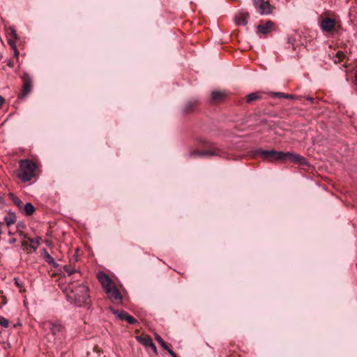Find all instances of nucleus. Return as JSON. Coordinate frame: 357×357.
I'll return each instance as SVG.
<instances>
[{
  "label": "nucleus",
  "instance_id": "f257e3e1",
  "mask_svg": "<svg viewBox=\"0 0 357 357\" xmlns=\"http://www.w3.org/2000/svg\"><path fill=\"white\" fill-rule=\"evenodd\" d=\"M255 154L260 156L262 160L268 162L289 160L291 162L299 165H304L306 162L305 158L292 152H282L275 150H263L258 149L255 151Z\"/></svg>",
  "mask_w": 357,
  "mask_h": 357
},
{
  "label": "nucleus",
  "instance_id": "f03ea898",
  "mask_svg": "<svg viewBox=\"0 0 357 357\" xmlns=\"http://www.w3.org/2000/svg\"><path fill=\"white\" fill-rule=\"evenodd\" d=\"M66 296L70 303H74L77 306H82L83 304L86 303L89 300V289L83 284L78 285L72 284L69 291L66 294Z\"/></svg>",
  "mask_w": 357,
  "mask_h": 357
},
{
  "label": "nucleus",
  "instance_id": "7ed1b4c3",
  "mask_svg": "<svg viewBox=\"0 0 357 357\" xmlns=\"http://www.w3.org/2000/svg\"><path fill=\"white\" fill-rule=\"evenodd\" d=\"M17 176L23 182L31 181L36 176V164L31 160H21Z\"/></svg>",
  "mask_w": 357,
  "mask_h": 357
},
{
  "label": "nucleus",
  "instance_id": "20e7f679",
  "mask_svg": "<svg viewBox=\"0 0 357 357\" xmlns=\"http://www.w3.org/2000/svg\"><path fill=\"white\" fill-rule=\"evenodd\" d=\"M253 5L261 15H268L272 13V8L268 1L264 0H253Z\"/></svg>",
  "mask_w": 357,
  "mask_h": 357
},
{
  "label": "nucleus",
  "instance_id": "39448f33",
  "mask_svg": "<svg viewBox=\"0 0 357 357\" xmlns=\"http://www.w3.org/2000/svg\"><path fill=\"white\" fill-rule=\"evenodd\" d=\"M228 97L227 91H213L208 100L210 104H218L224 102Z\"/></svg>",
  "mask_w": 357,
  "mask_h": 357
},
{
  "label": "nucleus",
  "instance_id": "423d86ee",
  "mask_svg": "<svg viewBox=\"0 0 357 357\" xmlns=\"http://www.w3.org/2000/svg\"><path fill=\"white\" fill-rule=\"evenodd\" d=\"M47 326L55 338L60 339L63 336L64 327L59 321H49L47 323Z\"/></svg>",
  "mask_w": 357,
  "mask_h": 357
},
{
  "label": "nucleus",
  "instance_id": "0eeeda50",
  "mask_svg": "<svg viewBox=\"0 0 357 357\" xmlns=\"http://www.w3.org/2000/svg\"><path fill=\"white\" fill-rule=\"evenodd\" d=\"M97 278L105 292L107 291V289H109L115 286L114 283L108 276V275L103 272H98L97 274Z\"/></svg>",
  "mask_w": 357,
  "mask_h": 357
},
{
  "label": "nucleus",
  "instance_id": "6e6552de",
  "mask_svg": "<svg viewBox=\"0 0 357 357\" xmlns=\"http://www.w3.org/2000/svg\"><path fill=\"white\" fill-rule=\"evenodd\" d=\"M22 79L23 82L22 95L26 96L32 89V78L28 73H24Z\"/></svg>",
  "mask_w": 357,
  "mask_h": 357
},
{
  "label": "nucleus",
  "instance_id": "1a4fd4ad",
  "mask_svg": "<svg viewBox=\"0 0 357 357\" xmlns=\"http://www.w3.org/2000/svg\"><path fill=\"white\" fill-rule=\"evenodd\" d=\"M64 271L68 273V276H73V279L79 280L82 278V274L78 268L70 262L63 266Z\"/></svg>",
  "mask_w": 357,
  "mask_h": 357
},
{
  "label": "nucleus",
  "instance_id": "9d476101",
  "mask_svg": "<svg viewBox=\"0 0 357 357\" xmlns=\"http://www.w3.org/2000/svg\"><path fill=\"white\" fill-rule=\"evenodd\" d=\"M105 293L112 302L117 303L121 302L123 298L116 285L109 289H107Z\"/></svg>",
  "mask_w": 357,
  "mask_h": 357
},
{
  "label": "nucleus",
  "instance_id": "9b49d317",
  "mask_svg": "<svg viewBox=\"0 0 357 357\" xmlns=\"http://www.w3.org/2000/svg\"><path fill=\"white\" fill-rule=\"evenodd\" d=\"M336 22L333 18L326 17L321 21L320 26L322 31L326 32L332 31L335 26Z\"/></svg>",
  "mask_w": 357,
  "mask_h": 357
},
{
  "label": "nucleus",
  "instance_id": "f8f14e48",
  "mask_svg": "<svg viewBox=\"0 0 357 357\" xmlns=\"http://www.w3.org/2000/svg\"><path fill=\"white\" fill-rule=\"evenodd\" d=\"M114 313L117 315V317L119 319L125 320L130 324H134L137 322V319L134 317L130 315L126 311L116 310Z\"/></svg>",
  "mask_w": 357,
  "mask_h": 357
},
{
  "label": "nucleus",
  "instance_id": "ddd939ff",
  "mask_svg": "<svg viewBox=\"0 0 357 357\" xmlns=\"http://www.w3.org/2000/svg\"><path fill=\"white\" fill-rule=\"evenodd\" d=\"M274 24L272 21H267L265 24H259L257 26L258 31L266 34L271 32L273 29Z\"/></svg>",
  "mask_w": 357,
  "mask_h": 357
},
{
  "label": "nucleus",
  "instance_id": "4468645a",
  "mask_svg": "<svg viewBox=\"0 0 357 357\" xmlns=\"http://www.w3.org/2000/svg\"><path fill=\"white\" fill-rule=\"evenodd\" d=\"M249 14L247 12H241L235 17V21L237 25H246L248 24V19Z\"/></svg>",
  "mask_w": 357,
  "mask_h": 357
},
{
  "label": "nucleus",
  "instance_id": "2eb2a0df",
  "mask_svg": "<svg viewBox=\"0 0 357 357\" xmlns=\"http://www.w3.org/2000/svg\"><path fill=\"white\" fill-rule=\"evenodd\" d=\"M224 152L222 150L218 148H214L211 150H205L202 151V157H209V156H222Z\"/></svg>",
  "mask_w": 357,
  "mask_h": 357
},
{
  "label": "nucleus",
  "instance_id": "dca6fc26",
  "mask_svg": "<svg viewBox=\"0 0 357 357\" xmlns=\"http://www.w3.org/2000/svg\"><path fill=\"white\" fill-rule=\"evenodd\" d=\"M199 102L197 100H190L188 101L183 108L184 113H189L193 111L194 108L197 107Z\"/></svg>",
  "mask_w": 357,
  "mask_h": 357
},
{
  "label": "nucleus",
  "instance_id": "f3484780",
  "mask_svg": "<svg viewBox=\"0 0 357 357\" xmlns=\"http://www.w3.org/2000/svg\"><path fill=\"white\" fill-rule=\"evenodd\" d=\"M137 340L146 347H149L151 344L153 343V340L150 336H137Z\"/></svg>",
  "mask_w": 357,
  "mask_h": 357
},
{
  "label": "nucleus",
  "instance_id": "a211bd4d",
  "mask_svg": "<svg viewBox=\"0 0 357 357\" xmlns=\"http://www.w3.org/2000/svg\"><path fill=\"white\" fill-rule=\"evenodd\" d=\"M4 221L8 227L13 225L16 222V215L14 213L9 212L7 215L4 217Z\"/></svg>",
  "mask_w": 357,
  "mask_h": 357
},
{
  "label": "nucleus",
  "instance_id": "6ab92c4d",
  "mask_svg": "<svg viewBox=\"0 0 357 357\" xmlns=\"http://www.w3.org/2000/svg\"><path fill=\"white\" fill-rule=\"evenodd\" d=\"M22 208L26 215H31L35 211V207L30 202L26 203Z\"/></svg>",
  "mask_w": 357,
  "mask_h": 357
},
{
  "label": "nucleus",
  "instance_id": "aec40b11",
  "mask_svg": "<svg viewBox=\"0 0 357 357\" xmlns=\"http://www.w3.org/2000/svg\"><path fill=\"white\" fill-rule=\"evenodd\" d=\"M44 257L46 262L48 263L50 265L54 268L59 266V264L55 261L54 258L47 252H45Z\"/></svg>",
  "mask_w": 357,
  "mask_h": 357
},
{
  "label": "nucleus",
  "instance_id": "412c9836",
  "mask_svg": "<svg viewBox=\"0 0 357 357\" xmlns=\"http://www.w3.org/2000/svg\"><path fill=\"white\" fill-rule=\"evenodd\" d=\"M259 98H261L260 93H259V92L251 93H249L246 96V102L248 103H250V102L257 100Z\"/></svg>",
  "mask_w": 357,
  "mask_h": 357
},
{
  "label": "nucleus",
  "instance_id": "4be33fe9",
  "mask_svg": "<svg viewBox=\"0 0 357 357\" xmlns=\"http://www.w3.org/2000/svg\"><path fill=\"white\" fill-rule=\"evenodd\" d=\"M273 96L275 97V98H287V99H294L295 98V96L294 95L286 94V93H284L282 92L273 93Z\"/></svg>",
  "mask_w": 357,
  "mask_h": 357
},
{
  "label": "nucleus",
  "instance_id": "5701e85b",
  "mask_svg": "<svg viewBox=\"0 0 357 357\" xmlns=\"http://www.w3.org/2000/svg\"><path fill=\"white\" fill-rule=\"evenodd\" d=\"M8 43L10 45L12 49L14 50L15 56H17L19 55V52L16 46V40H15L14 38H9L8 39Z\"/></svg>",
  "mask_w": 357,
  "mask_h": 357
},
{
  "label": "nucleus",
  "instance_id": "b1692460",
  "mask_svg": "<svg viewBox=\"0 0 357 357\" xmlns=\"http://www.w3.org/2000/svg\"><path fill=\"white\" fill-rule=\"evenodd\" d=\"M345 54L342 51H338L336 53V55L334 56V62L335 63H340L343 59L344 58Z\"/></svg>",
  "mask_w": 357,
  "mask_h": 357
},
{
  "label": "nucleus",
  "instance_id": "393cba45",
  "mask_svg": "<svg viewBox=\"0 0 357 357\" xmlns=\"http://www.w3.org/2000/svg\"><path fill=\"white\" fill-rule=\"evenodd\" d=\"M155 340L158 341V342L160 344V346L165 349V350H167L169 349V347L167 346V344L165 343V342L162 340V338L157 335L155 336Z\"/></svg>",
  "mask_w": 357,
  "mask_h": 357
},
{
  "label": "nucleus",
  "instance_id": "a878e982",
  "mask_svg": "<svg viewBox=\"0 0 357 357\" xmlns=\"http://www.w3.org/2000/svg\"><path fill=\"white\" fill-rule=\"evenodd\" d=\"M197 156L202 157V151L193 150L190 151L188 155L189 158H195Z\"/></svg>",
  "mask_w": 357,
  "mask_h": 357
},
{
  "label": "nucleus",
  "instance_id": "bb28decb",
  "mask_svg": "<svg viewBox=\"0 0 357 357\" xmlns=\"http://www.w3.org/2000/svg\"><path fill=\"white\" fill-rule=\"evenodd\" d=\"M30 246L33 250H36L39 245V240L38 239H30Z\"/></svg>",
  "mask_w": 357,
  "mask_h": 357
},
{
  "label": "nucleus",
  "instance_id": "cd10ccee",
  "mask_svg": "<svg viewBox=\"0 0 357 357\" xmlns=\"http://www.w3.org/2000/svg\"><path fill=\"white\" fill-rule=\"evenodd\" d=\"M0 326L8 328V321L6 318L2 316H0Z\"/></svg>",
  "mask_w": 357,
  "mask_h": 357
},
{
  "label": "nucleus",
  "instance_id": "c85d7f7f",
  "mask_svg": "<svg viewBox=\"0 0 357 357\" xmlns=\"http://www.w3.org/2000/svg\"><path fill=\"white\" fill-rule=\"evenodd\" d=\"M10 38L17 40V34L15 29L13 28H10Z\"/></svg>",
  "mask_w": 357,
  "mask_h": 357
},
{
  "label": "nucleus",
  "instance_id": "c756f323",
  "mask_svg": "<svg viewBox=\"0 0 357 357\" xmlns=\"http://www.w3.org/2000/svg\"><path fill=\"white\" fill-rule=\"evenodd\" d=\"M19 208H22L24 204L23 202L17 197L13 202Z\"/></svg>",
  "mask_w": 357,
  "mask_h": 357
},
{
  "label": "nucleus",
  "instance_id": "7c9ffc66",
  "mask_svg": "<svg viewBox=\"0 0 357 357\" xmlns=\"http://www.w3.org/2000/svg\"><path fill=\"white\" fill-rule=\"evenodd\" d=\"M0 300H1V305H0V308H1V305H5L7 303V299L5 296H1Z\"/></svg>",
  "mask_w": 357,
  "mask_h": 357
},
{
  "label": "nucleus",
  "instance_id": "2f4dec72",
  "mask_svg": "<svg viewBox=\"0 0 357 357\" xmlns=\"http://www.w3.org/2000/svg\"><path fill=\"white\" fill-rule=\"evenodd\" d=\"M8 197L13 202L17 199V197L15 196L13 192H10L8 194Z\"/></svg>",
  "mask_w": 357,
  "mask_h": 357
},
{
  "label": "nucleus",
  "instance_id": "473e14b6",
  "mask_svg": "<svg viewBox=\"0 0 357 357\" xmlns=\"http://www.w3.org/2000/svg\"><path fill=\"white\" fill-rule=\"evenodd\" d=\"M15 280V284H16V286H17V287H19V288H21V287H22V282H20V281L19 280V279H17V278H15V280Z\"/></svg>",
  "mask_w": 357,
  "mask_h": 357
},
{
  "label": "nucleus",
  "instance_id": "72a5a7b5",
  "mask_svg": "<svg viewBox=\"0 0 357 357\" xmlns=\"http://www.w3.org/2000/svg\"><path fill=\"white\" fill-rule=\"evenodd\" d=\"M166 351H168V353L172 356V357H178V356L171 349H168Z\"/></svg>",
  "mask_w": 357,
  "mask_h": 357
},
{
  "label": "nucleus",
  "instance_id": "f704fd0d",
  "mask_svg": "<svg viewBox=\"0 0 357 357\" xmlns=\"http://www.w3.org/2000/svg\"><path fill=\"white\" fill-rule=\"evenodd\" d=\"M149 347L151 348V349L155 354H157V347L153 342L151 344Z\"/></svg>",
  "mask_w": 357,
  "mask_h": 357
},
{
  "label": "nucleus",
  "instance_id": "c9c22d12",
  "mask_svg": "<svg viewBox=\"0 0 357 357\" xmlns=\"http://www.w3.org/2000/svg\"><path fill=\"white\" fill-rule=\"evenodd\" d=\"M197 141L200 143V144H204L206 145L207 144L206 141L204 139H197Z\"/></svg>",
  "mask_w": 357,
  "mask_h": 357
},
{
  "label": "nucleus",
  "instance_id": "e433bc0d",
  "mask_svg": "<svg viewBox=\"0 0 357 357\" xmlns=\"http://www.w3.org/2000/svg\"><path fill=\"white\" fill-rule=\"evenodd\" d=\"M4 102H5V99L1 96H0V108H1V107L4 104Z\"/></svg>",
  "mask_w": 357,
  "mask_h": 357
},
{
  "label": "nucleus",
  "instance_id": "4c0bfd02",
  "mask_svg": "<svg viewBox=\"0 0 357 357\" xmlns=\"http://www.w3.org/2000/svg\"><path fill=\"white\" fill-rule=\"evenodd\" d=\"M4 203V199L2 196L0 195V204Z\"/></svg>",
  "mask_w": 357,
  "mask_h": 357
},
{
  "label": "nucleus",
  "instance_id": "58836bf2",
  "mask_svg": "<svg viewBox=\"0 0 357 357\" xmlns=\"http://www.w3.org/2000/svg\"><path fill=\"white\" fill-rule=\"evenodd\" d=\"M355 78H356V83H357V71H356V73Z\"/></svg>",
  "mask_w": 357,
  "mask_h": 357
},
{
  "label": "nucleus",
  "instance_id": "ea45409f",
  "mask_svg": "<svg viewBox=\"0 0 357 357\" xmlns=\"http://www.w3.org/2000/svg\"><path fill=\"white\" fill-rule=\"evenodd\" d=\"M10 241L11 243H13V242H15V239H12V240H10Z\"/></svg>",
  "mask_w": 357,
  "mask_h": 357
},
{
  "label": "nucleus",
  "instance_id": "a19ab883",
  "mask_svg": "<svg viewBox=\"0 0 357 357\" xmlns=\"http://www.w3.org/2000/svg\"><path fill=\"white\" fill-rule=\"evenodd\" d=\"M22 227V225H17V227Z\"/></svg>",
  "mask_w": 357,
  "mask_h": 357
},
{
  "label": "nucleus",
  "instance_id": "79ce46f5",
  "mask_svg": "<svg viewBox=\"0 0 357 357\" xmlns=\"http://www.w3.org/2000/svg\"><path fill=\"white\" fill-rule=\"evenodd\" d=\"M22 227V225H17V227Z\"/></svg>",
  "mask_w": 357,
  "mask_h": 357
}]
</instances>
